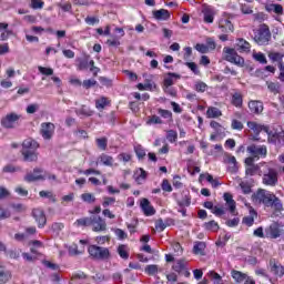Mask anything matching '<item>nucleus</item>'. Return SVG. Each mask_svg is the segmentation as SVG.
I'll return each instance as SVG.
<instances>
[{
  "mask_svg": "<svg viewBox=\"0 0 284 284\" xmlns=\"http://www.w3.org/2000/svg\"><path fill=\"white\" fill-rule=\"evenodd\" d=\"M252 201L255 205L271 207L275 216H278L281 212H283V202H281V199H278L276 194L265 189H258L255 193H253Z\"/></svg>",
  "mask_w": 284,
  "mask_h": 284,
  "instance_id": "f257e3e1",
  "label": "nucleus"
},
{
  "mask_svg": "<svg viewBox=\"0 0 284 284\" xmlns=\"http://www.w3.org/2000/svg\"><path fill=\"white\" fill-rule=\"evenodd\" d=\"M91 225L93 232H105L108 230V224L101 216L92 215Z\"/></svg>",
  "mask_w": 284,
  "mask_h": 284,
  "instance_id": "9d476101",
  "label": "nucleus"
},
{
  "mask_svg": "<svg viewBox=\"0 0 284 284\" xmlns=\"http://www.w3.org/2000/svg\"><path fill=\"white\" fill-rule=\"evenodd\" d=\"M231 128L233 130H243V122L239 121V120H233Z\"/></svg>",
  "mask_w": 284,
  "mask_h": 284,
  "instance_id": "69168bd1",
  "label": "nucleus"
},
{
  "mask_svg": "<svg viewBox=\"0 0 284 284\" xmlns=\"http://www.w3.org/2000/svg\"><path fill=\"white\" fill-rule=\"evenodd\" d=\"M166 139L170 143H176V140L179 139V133L174 130H169L166 132Z\"/></svg>",
  "mask_w": 284,
  "mask_h": 284,
  "instance_id": "c03bdc74",
  "label": "nucleus"
},
{
  "mask_svg": "<svg viewBox=\"0 0 284 284\" xmlns=\"http://www.w3.org/2000/svg\"><path fill=\"white\" fill-rule=\"evenodd\" d=\"M38 70L41 74H44V77H52V74H54V70L52 68L38 67Z\"/></svg>",
  "mask_w": 284,
  "mask_h": 284,
  "instance_id": "09e8293b",
  "label": "nucleus"
},
{
  "mask_svg": "<svg viewBox=\"0 0 284 284\" xmlns=\"http://www.w3.org/2000/svg\"><path fill=\"white\" fill-rule=\"evenodd\" d=\"M195 50H197V52H201V54H207V52H210L207 45L201 43H197L195 45Z\"/></svg>",
  "mask_w": 284,
  "mask_h": 284,
  "instance_id": "680f3d73",
  "label": "nucleus"
},
{
  "mask_svg": "<svg viewBox=\"0 0 284 284\" xmlns=\"http://www.w3.org/2000/svg\"><path fill=\"white\" fill-rule=\"evenodd\" d=\"M141 207L146 216H152L155 213L154 207L150 205V200L148 199L141 201Z\"/></svg>",
  "mask_w": 284,
  "mask_h": 284,
  "instance_id": "aec40b11",
  "label": "nucleus"
},
{
  "mask_svg": "<svg viewBox=\"0 0 284 284\" xmlns=\"http://www.w3.org/2000/svg\"><path fill=\"white\" fill-rule=\"evenodd\" d=\"M165 94H170V97H176V90L172 87H163Z\"/></svg>",
  "mask_w": 284,
  "mask_h": 284,
  "instance_id": "774afa93",
  "label": "nucleus"
},
{
  "mask_svg": "<svg viewBox=\"0 0 284 284\" xmlns=\"http://www.w3.org/2000/svg\"><path fill=\"white\" fill-rule=\"evenodd\" d=\"M253 59L262 64L267 63V58H265V54L262 52H253Z\"/></svg>",
  "mask_w": 284,
  "mask_h": 284,
  "instance_id": "49530a36",
  "label": "nucleus"
},
{
  "mask_svg": "<svg viewBox=\"0 0 284 284\" xmlns=\"http://www.w3.org/2000/svg\"><path fill=\"white\" fill-rule=\"evenodd\" d=\"M224 161L229 164V171H231L232 173L239 171V163L236 162V158L234 155L226 153L224 155Z\"/></svg>",
  "mask_w": 284,
  "mask_h": 284,
  "instance_id": "dca6fc26",
  "label": "nucleus"
},
{
  "mask_svg": "<svg viewBox=\"0 0 284 284\" xmlns=\"http://www.w3.org/2000/svg\"><path fill=\"white\" fill-rule=\"evenodd\" d=\"M162 190L164 192H172V184H170V181L163 180V182H162Z\"/></svg>",
  "mask_w": 284,
  "mask_h": 284,
  "instance_id": "338daca9",
  "label": "nucleus"
},
{
  "mask_svg": "<svg viewBox=\"0 0 284 284\" xmlns=\"http://www.w3.org/2000/svg\"><path fill=\"white\" fill-rule=\"evenodd\" d=\"M266 85H267V89L270 90V92H272L273 94L281 93V83L266 81Z\"/></svg>",
  "mask_w": 284,
  "mask_h": 284,
  "instance_id": "7c9ffc66",
  "label": "nucleus"
},
{
  "mask_svg": "<svg viewBox=\"0 0 284 284\" xmlns=\"http://www.w3.org/2000/svg\"><path fill=\"white\" fill-rule=\"evenodd\" d=\"M166 227H168V224L164 223L162 219H160L155 222V230L163 232V230H165Z\"/></svg>",
  "mask_w": 284,
  "mask_h": 284,
  "instance_id": "052dcab7",
  "label": "nucleus"
},
{
  "mask_svg": "<svg viewBox=\"0 0 284 284\" xmlns=\"http://www.w3.org/2000/svg\"><path fill=\"white\" fill-rule=\"evenodd\" d=\"M248 110H251V112L253 114H261V112H263V102H261V101H250L248 102Z\"/></svg>",
  "mask_w": 284,
  "mask_h": 284,
  "instance_id": "412c9836",
  "label": "nucleus"
},
{
  "mask_svg": "<svg viewBox=\"0 0 284 284\" xmlns=\"http://www.w3.org/2000/svg\"><path fill=\"white\" fill-rule=\"evenodd\" d=\"M153 17L158 21H168L170 19V11L165 9L155 10L153 11Z\"/></svg>",
  "mask_w": 284,
  "mask_h": 284,
  "instance_id": "4be33fe9",
  "label": "nucleus"
},
{
  "mask_svg": "<svg viewBox=\"0 0 284 284\" xmlns=\"http://www.w3.org/2000/svg\"><path fill=\"white\" fill-rule=\"evenodd\" d=\"M158 113L160 114V116H162V119H169L170 121H172V111L159 109Z\"/></svg>",
  "mask_w": 284,
  "mask_h": 284,
  "instance_id": "603ef678",
  "label": "nucleus"
},
{
  "mask_svg": "<svg viewBox=\"0 0 284 284\" xmlns=\"http://www.w3.org/2000/svg\"><path fill=\"white\" fill-rule=\"evenodd\" d=\"M192 203V197L190 196V192L183 191L182 192V200H178V205L180 207H190Z\"/></svg>",
  "mask_w": 284,
  "mask_h": 284,
  "instance_id": "a211bd4d",
  "label": "nucleus"
},
{
  "mask_svg": "<svg viewBox=\"0 0 284 284\" xmlns=\"http://www.w3.org/2000/svg\"><path fill=\"white\" fill-rule=\"evenodd\" d=\"M118 254L121 256V258L128 260L130 258V253H128V246L120 245L118 247Z\"/></svg>",
  "mask_w": 284,
  "mask_h": 284,
  "instance_id": "a18cd8bd",
  "label": "nucleus"
},
{
  "mask_svg": "<svg viewBox=\"0 0 284 284\" xmlns=\"http://www.w3.org/2000/svg\"><path fill=\"white\" fill-rule=\"evenodd\" d=\"M54 123L44 122L41 124L40 134L44 141H50L54 136Z\"/></svg>",
  "mask_w": 284,
  "mask_h": 284,
  "instance_id": "1a4fd4ad",
  "label": "nucleus"
},
{
  "mask_svg": "<svg viewBox=\"0 0 284 284\" xmlns=\"http://www.w3.org/2000/svg\"><path fill=\"white\" fill-rule=\"evenodd\" d=\"M89 62V57L79 60L78 70H88Z\"/></svg>",
  "mask_w": 284,
  "mask_h": 284,
  "instance_id": "3c124183",
  "label": "nucleus"
},
{
  "mask_svg": "<svg viewBox=\"0 0 284 284\" xmlns=\"http://www.w3.org/2000/svg\"><path fill=\"white\" fill-rule=\"evenodd\" d=\"M225 52V61H229V63H234V65H237L239 68H244L245 65V59L243 57L239 55L236 50L224 48Z\"/></svg>",
  "mask_w": 284,
  "mask_h": 284,
  "instance_id": "39448f33",
  "label": "nucleus"
},
{
  "mask_svg": "<svg viewBox=\"0 0 284 284\" xmlns=\"http://www.w3.org/2000/svg\"><path fill=\"white\" fill-rule=\"evenodd\" d=\"M224 201L226 202L231 214H233V216H236V202L232 197V194L224 193Z\"/></svg>",
  "mask_w": 284,
  "mask_h": 284,
  "instance_id": "f3484780",
  "label": "nucleus"
},
{
  "mask_svg": "<svg viewBox=\"0 0 284 284\" xmlns=\"http://www.w3.org/2000/svg\"><path fill=\"white\" fill-rule=\"evenodd\" d=\"M236 47L239 52H250L252 50V45L245 39L240 38L236 40Z\"/></svg>",
  "mask_w": 284,
  "mask_h": 284,
  "instance_id": "6ab92c4d",
  "label": "nucleus"
},
{
  "mask_svg": "<svg viewBox=\"0 0 284 284\" xmlns=\"http://www.w3.org/2000/svg\"><path fill=\"white\" fill-rule=\"evenodd\" d=\"M69 254L70 256H79V254H81V252L79 251V246L77 244H72L69 247Z\"/></svg>",
  "mask_w": 284,
  "mask_h": 284,
  "instance_id": "5fc2aeb1",
  "label": "nucleus"
},
{
  "mask_svg": "<svg viewBox=\"0 0 284 284\" xmlns=\"http://www.w3.org/2000/svg\"><path fill=\"white\" fill-rule=\"evenodd\" d=\"M34 112H39V104H29L27 106V113L28 114H34Z\"/></svg>",
  "mask_w": 284,
  "mask_h": 284,
  "instance_id": "e2e57ef3",
  "label": "nucleus"
},
{
  "mask_svg": "<svg viewBox=\"0 0 284 284\" xmlns=\"http://www.w3.org/2000/svg\"><path fill=\"white\" fill-rule=\"evenodd\" d=\"M40 148L39 142L32 138H28L22 142L21 154L23 161L27 163H37L39 161V152H37Z\"/></svg>",
  "mask_w": 284,
  "mask_h": 284,
  "instance_id": "f03ea898",
  "label": "nucleus"
},
{
  "mask_svg": "<svg viewBox=\"0 0 284 284\" xmlns=\"http://www.w3.org/2000/svg\"><path fill=\"white\" fill-rule=\"evenodd\" d=\"M253 39L258 45H267L270 39H272L270 27H267V24H261L258 29L254 30Z\"/></svg>",
  "mask_w": 284,
  "mask_h": 284,
  "instance_id": "7ed1b4c3",
  "label": "nucleus"
},
{
  "mask_svg": "<svg viewBox=\"0 0 284 284\" xmlns=\"http://www.w3.org/2000/svg\"><path fill=\"white\" fill-rule=\"evenodd\" d=\"M241 12L243 14H252V12H254V10L252 9V6H250V4H241Z\"/></svg>",
  "mask_w": 284,
  "mask_h": 284,
  "instance_id": "bf43d9fd",
  "label": "nucleus"
},
{
  "mask_svg": "<svg viewBox=\"0 0 284 284\" xmlns=\"http://www.w3.org/2000/svg\"><path fill=\"white\" fill-rule=\"evenodd\" d=\"M209 276L211 278V281H213V284H223V278L221 277V275L214 271H211L209 273Z\"/></svg>",
  "mask_w": 284,
  "mask_h": 284,
  "instance_id": "a19ab883",
  "label": "nucleus"
},
{
  "mask_svg": "<svg viewBox=\"0 0 284 284\" xmlns=\"http://www.w3.org/2000/svg\"><path fill=\"white\" fill-rule=\"evenodd\" d=\"M174 79H181V75L176 73L169 72L166 77L164 78V84L163 88H170L174 85Z\"/></svg>",
  "mask_w": 284,
  "mask_h": 284,
  "instance_id": "393cba45",
  "label": "nucleus"
},
{
  "mask_svg": "<svg viewBox=\"0 0 284 284\" xmlns=\"http://www.w3.org/2000/svg\"><path fill=\"white\" fill-rule=\"evenodd\" d=\"M246 151L254 159H265L267 156V146L266 145L252 144L246 148Z\"/></svg>",
  "mask_w": 284,
  "mask_h": 284,
  "instance_id": "423d86ee",
  "label": "nucleus"
},
{
  "mask_svg": "<svg viewBox=\"0 0 284 284\" xmlns=\"http://www.w3.org/2000/svg\"><path fill=\"white\" fill-rule=\"evenodd\" d=\"M195 90L196 92H205V90H207V84H205V82H197L195 84Z\"/></svg>",
  "mask_w": 284,
  "mask_h": 284,
  "instance_id": "0e129e2a",
  "label": "nucleus"
},
{
  "mask_svg": "<svg viewBox=\"0 0 284 284\" xmlns=\"http://www.w3.org/2000/svg\"><path fill=\"white\" fill-rule=\"evenodd\" d=\"M12 278V274L8 270H0V284H6Z\"/></svg>",
  "mask_w": 284,
  "mask_h": 284,
  "instance_id": "e433bc0d",
  "label": "nucleus"
},
{
  "mask_svg": "<svg viewBox=\"0 0 284 284\" xmlns=\"http://www.w3.org/2000/svg\"><path fill=\"white\" fill-rule=\"evenodd\" d=\"M32 216L36 219L38 223V227H45V223H48V219L45 217V212L41 209H34L32 211Z\"/></svg>",
  "mask_w": 284,
  "mask_h": 284,
  "instance_id": "f8f14e48",
  "label": "nucleus"
},
{
  "mask_svg": "<svg viewBox=\"0 0 284 284\" xmlns=\"http://www.w3.org/2000/svg\"><path fill=\"white\" fill-rule=\"evenodd\" d=\"M173 270H174V272H178L179 274H181V272H183V270H187V262H186V260L185 258L178 260L173 264Z\"/></svg>",
  "mask_w": 284,
  "mask_h": 284,
  "instance_id": "a878e982",
  "label": "nucleus"
},
{
  "mask_svg": "<svg viewBox=\"0 0 284 284\" xmlns=\"http://www.w3.org/2000/svg\"><path fill=\"white\" fill-rule=\"evenodd\" d=\"M231 103L235 108H242L243 106V94H241V92L232 93Z\"/></svg>",
  "mask_w": 284,
  "mask_h": 284,
  "instance_id": "b1692460",
  "label": "nucleus"
},
{
  "mask_svg": "<svg viewBox=\"0 0 284 284\" xmlns=\"http://www.w3.org/2000/svg\"><path fill=\"white\" fill-rule=\"evenodd\" d=\"M75 223L78 226L90 227L92 225V216L79 219Z\"/></svg>",
  "mask_w": 284,
  "mask_h": 284,
  "instance_id": "ea45409f",
  "label": "nucleus"
},
{
  "mask_svg": "<svg viewBox=\"0 0 284 284\" xmlns=\"http://www.w3.org/2000/svg\"><path fill=\"white\" fill-rule=\"evenodd\" d=\"M134 150H135V154H136L138 158H140V159H144L145 158V149H143V146L136 145L134 148Z\"/></svg>",
  "mask_w": 284,
  "mask_h": 284,
  "instance_id": "4d7b16f0",
  "label": "nucleus"
},
{
  "mask_svg": "<svg viewBox=\"0 0 284 284\" xmlns=\"http://www.w3.org/2000/svg\"><path fill=\"white\" fill-rule=\"evenodd\" d=\"M219 28L224 34H230V32H234V24H232L230 18H222L219 22Z\"/></svg>",
  "mask_w": 284,
  "mask_h": 284,
  "instance_id": "4468645a",
  "label": "nucleus"
},
{
  "mask_svg": "<svg viewBox=\"0 0 284 284\" xmlns=\"http://www.w3.org/2000/svg\"><path fill=\"white\" fill-rule=\"evenodd\" d=\"M205 230H209L210 232H219V223H216L214 220L206 222L204 224Z\"/></svg>",
  "mask_w": 284,
  "mask_h": 284,
  "instance_id": "37998d69",
  "label": "nucleus"
},
{
  "mask_svg": "<svg viewBox=\"0 0 284 284\" xmlns=\"http://www.w3.org/2000/svg\"><path fill=\"white\" fill-rule=\"evenodd\" d=\"M232 277L236 283H243L247 278V275L245 273H242L241 271L233 270L232 271Z\"/></svg>",
  "mask_w": 284,
  "mask_h": 284,
  "instance_id": "f704fd0d",
  "label": "nucleus"
},
{
  "mask_svg": "<svg viewBox=\"0 0 284 284\" xmlns=\"http://www.w3.org/2000/svg\"><path fill=\"white\" fill-rule=\"evenodd\" d=\"M41 172H43V170L41 169H34L33 173H28L24 176V181H27L28 183H32L34 181H45V176L43 175H38L41 174Z\"/></svg>",
  "mask_w": 284,
  "mask_h": 284,
  "instance_id": "2eb2a0df",
  "label": "nucleus"
},
{
  "mask_svg": "<svg viewBox=\"0 0 284 284\" xmlns=\"http://www.w3.org/2000/svg\"><path fill=\"white\" fill-rule=\"evenodd\" d=\"M75 114L78 116H92L94 114V111L90 110V108L82 105L80 109L75 110Z\"/></svg>",
  "mask_w": 284,
  "mask_h": 284,
  "instance_id": "2f4dec72",
  "label": "nucleus"
},
{
  "mask_svg": "<svg viewBox=\"0 0 284 284\" xmlns=\"http://www.w3.org/2000/svg\"><path fill=\"white\" fill-rule=\"evenodd\" d=\"M43 6H44V2L42 0H31V8L33 10H41Z\"/></svg>",
  "mask_w": 284,
  "mask_h": 284,
  "instance_id": "864d4df0",
  "label": "nucleus"
},
{
  "mask_svg": "<svg viewBox=\"0 0 284 284\" xmlns=\"http://www.w3.org/2000/svg\"><path fill=\"white\" fill-rule=\"evenodd\" d=\"M270 270L274 276H277V278H283L284 276V266L276 262V260L270 261Z\"/></svg>",
  "mask_w": 284,
  "mask_h": 284,
  "instance_id": "ddd939ff",
  "label": "nucleus"
},
{
  "mask_svg": "<svg viewBox=\"0 0 284 284\" xmlns=\"http://www.w3.org/2000/svg\"><path fill=\"white\" fill-rule=\"evenodd\" d=\"M144 272L149 276H154V274H159V265L156 264L146 265L144 268Z\"/></svg>",
  "mask_w": 284,
  "mask_h": 284,
  "instance_id": "58836bf2",
  "label": "nucleus"
},
{
  "mask_svg": "<svg viewBox=\"0 0 284 284\" xmlns=\"http://www.w3.org/2000/svg\"><path fill=\"white\" fill-rule=\"evenodd\" d=\"M106 105H110V101L108 100V98L102 97L95 100L97 110H105Z\"/></svg>",
  "mask_w": 284,
  "mask_h": 284,
  "instance_id": "473e14b6",
  "label": "nucleus"
},
{
  "mask_svg": "<svg viewBox=\"0 0 284 284\" xmlns=\"http://www.w3.org/2000/svg\"><path fill=\"white\" fill-rule=\"evenodd\" d=\"M203 179H206V181L211 183L212 187H219V185H221V182H219V180H214V176H212L210 173L201 174L200 181H203Z\"/></svg>",
  "mask_w": 284,
  "mask_h": 284,
  "instance_id": "c756f323",
  "label": "nucleus"
},
{
  "mask_svg": "<svg viewBox=\"0 0 284 284\" xmlns=\"http://www.w3.org/2000/svg\"><path fill=\"white\" fill-rule=\"evenodd\" d=\"M263 183L264 185H271V187H274V185L278 183V172L274 169H267V171H264Z\"/></svg>",
  "mask_w": 284,
  "mask_h": 284,
  "instance_id": "0eeeda50",
  "label": "nucleus"
},
{
  "mask_svg": "<svg viewBox=\"0 0 284 284\" xmlns=\"http://www.w3.org/2000/svg\"><path fill=\"white\" fill-rule=\"evenodd\" d=\"M95 142L100 150H108V138H99L95 140Z\"/></svg>",
  "mask_w": 284,
  "mask_h": 284,
  "instance_id": "de8ad7c7",
  "label": "nucleus"
},
{
  "mask_svg": "<svg viewBox=\"0 0 284 284\" xmlns=\"http://www.w3.org/2000/svg\"><path fill=\"white\" fill-rule=\"evenodd\" d=\"M88 252L95 261H108V258H110V250H108V247L90 245Z\"/></svg>",
  "mask_w": 284,
  "mask_h": 284,
  "instance_id": "20e7f679",
  "label": "nucleus"
},
{
  "mask_svg": "<svg viewBox=\"0 0 284 284\" xmlns=\"http://www.w3.org/2000/svg\"><path fill=\"white\" fill-rule=\"evenodd\" d=\"M255 216H256V211L251 210L250 211V216L243 217L242 223H244V225H247L248 227H252V225H254V217Z\"/></svg>",
  "mask_w": 284,
  "mask_h": 284,
  "instance_id": "72a5a7b5",
  "label": "nucleus"
},
{
  "mask_svg": "<svg viewBox=\"0 0 284 284\" xmlns=\"http://www.w3.org/2000/svg\"><path fill=\"white\" fill-rule=\"evenodd\" d=\"M99 161H100V163H102L103 165H106L109 168H112V165L114 164V159L105 153H102L99 156Z\"/></svg>",
  "mask_w": 284,
  "mask_h": 284,
  "instance_id": "cd10ccee",
  "label": "nucleus"
},
{
  "mask_svg": "<svg viewBox=\"0 0 284 284\" xmlns=\"http://www.w3.org/2000/svg\"><path fill=\"white\" fill-rule=\"evenodd\" d=\"M247 128L253 132V134L255 135L253 138V141H258V134H261V132H266V134L270 136V129L265 125L258 124L257 122L254 121H248L247 122Z\"/></svg>",
  "mask_w": 284,
  "mask_h": 284,
  "instance_id": "6e6552de",
  "label": "nucleus"
},
{
  "mask_svg": "<svg viewBox=\"0 0 284 284\" xmlns=\"http://www.w3.org/2000/svg\"><path fill=\"white\" fill-rule=\"evenodd\" d=\"M205 242H196L193 246L194 254H200V256H205Z\"/></svg>",
  "mask_w": 284,
  "mask_h": 284,
  "instance_id": "c85d7f7f",
  "label": "nucleus"
},
{
  "mask_svg": "<svg viewBox=\"0 0 284 284\" xmlns=\"http://www.w3.org/2000/svg\"><path fill=\"white\" fill-rule=\"evenodd\" d=\"M283 57H284V54L281 52H270L268 53V59H271V61H277L278 64L283 63Z\"/></svg>",
  "mask_w": 284,
  "mask_h": 284,
  "instance_id": "79ce46f5",
  "label": "nucleus"
},
{
  "mask_svg": "<svg viewBox=\"0 0 284 284\" xmlns=\"http://www.w3.org/2000/svg\"><path fill=\"white\" fill-rule=\"evenodd\" d=\"M283 234V229L278 225V223H273L270 226V236L271 239H278Z\"/></svg>",
  "mask_w": 284,
  "mask_h": 284,
  "instance_id": "5701e85b",
  "label": "nucleus"
},
{
  "mask_svg": "<svg viewBox=\"0 0 284 284\" xmlns=\"http://www.w3.org/2000/svg\"><path fill=\"white\" fill-rule=\"evenodd\" d=\"M21 119L20 114L17 113H9L1 120V125L3 128H7L8 130L14 128V123Z\"/></svg>",
  "mask_w": 284,
  "mask_h": 284,
  "instance_id": "9b49d317",
  "label": "nucleus"
},
{
  "mask_svg": "<svg viewBox=\"0 0 284 284\" xmlns=\"http://www.w3.org/2000/svg\"><path fill=\"white\" fill-rule=\"evenodd\" d=\"M221 114V110H219L217 108H209L206 111V116H209V119H219Z\"/></svg>",
  "mask_w": 284,
  "mask_h": 284,
  "instance_id": "4c0bfd02",
  "label": "nucleus"
},
{
  "mask_svg": "<svg viewBox=\"0 0 284 284\" xmlns=\"http://www.w3.org/2000/svg\"><path fill=\"white\" fill-rule=\"evenodd\" d=\"M81 199L84 201V203H94V201H97V197H94L92 193H83Z\"/></svg>",
  "mask_w": 284,
  "mask_h": 284,
  "instance_id": "8fccbe9b",
  "label": "nucleus"
},
{
  "mask_svg": "<svg viewBox=\"0 0 284 284\" xmlns=\"http://www.w3.org/2000/svg\"><path fill=\"white\" fill-rule=\"evenodd\" d=\"M203 14L205 23H214V10H212L210 7H205L203 9Z\"/></svg>",
  "mask_w": 284,
  "mask_h": 284,
  "instance_id": "bb28decb",
  "label": "nucleus"
},
{
  "mask_svg": "<svg viewBox=\"0 0 284 284\" xmlns=\"http://www.w3.org/2000/svg\"><path fill=\"white\" fill-rule=\"evenodd\" d=\"M114 234L120 239L121 241H124V239H128V233L121 229H115Z\"/></svg>",
  "mask_w": 284,
  "mask_h": 284,
  "instance_id": "13d9d810",
  "label": "nucleus"
},
{
  "mask_svg": "<svg viewBox=\"0 0 284 284\" xmlns=\"http://www.w3.org/2000/svg\"><path fill=\"white\" fill-rule=\"evenodd\" d=\"M246 174L247 176H254L256 174H261V168L258 166V164L246 166Z\"/></svg>",
  "mask_w": 284,
  "mask_h": 284,
  "instance_id": "c9c22d12",
  "label": "nucleus"
},
{
  "mask_svg": "<svg viewBox=\"0 0 284 284\" xmlns=\"http://www.w3.org/2000/svg\"><path fill=\"white\" fill-rule=\"evenodd\" d=\"M270 10L275 12V14H283V6L281 4H271Z\"/></svg>",
  "mask_w": 284,
  "mask_h": 284,
  "instance_id": "6e6d98bb",
  "label": "nucleus"
}]
</instances>
